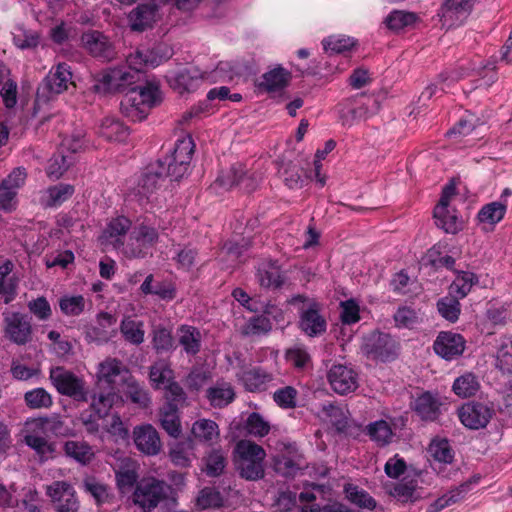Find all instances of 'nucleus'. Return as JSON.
I'll return each instance as SVG.
<instances>
[{"label": "nucleus", "mask_w": 512, "mask_h": 512, "mask_svg": "<svg viewBox=\"0 0 512 512\" xmlns=\"http://www.w3.org/2000/svg\"><path fill=\"white\" fill-rule=\"evenodd\" d=\"M456 296H445L437 301L439 314L447 321L454 323L458 320L461 312V304Z\"/></svg>", "instance_id": "obj_56"}, {"label": "nucleus", "mask_w": 512, "mask_h": 512, "mask_svg": "<svg viewBox=\"0 0 512 512\" xmlns=\"http://www.w3.org/2000/svg\"><path fill=\"white\" fill-rule=\"evenodd\" d=\"M82 47L94 58L110 61L116 51L110 39L98 30H89L81 35Z\"/></svg>", "instance_id": "obj_13"}, {"label": "nucleus", "mask_w": 512, "mask_h": 512, "mask_svg": "<svg viewBox=\"0 0 512 512\" xmlns=\"http://www.w3.org/2000/svg\"><path fill=\"white\" fill-rule=\"evenodd\" d=\"M203 462V471L208 477H219L227 466V457L222 449H212L204 456Z\"/></svg>", "instance_id": "obj_41"}, {"label": "nucleus", "mask_w": 512, "mask_h": 512, "mask_svg": "<svg viewBox=\"0 0 512 512\" xmlns=\"http://www.w3.org/2000/svg\"><path fill=\"white\" fill-rule=\"evenodd\" d=\"M356 43L354 38L345 35L329 36L322 41L323 49L329 55L350 52Z\"/></svg>", "instance_id": "obj_47"}, {"label": "nucleus", "mask_w": 512, "mask_h": 512, "mask_svg": "<svg viewBox=\"0 0 512 512\" xmlns=\"http://www.w3.org/2000/svg\"><path fill=\"white\" fill-rule=\"evenodd\" d=\"M83 485L85 491L94 498L98 506L112 502L113 494L106 484L96 481L95 478H87Z\"/></svg>", "instance_id": "obj_53"}, {"label": "nucleus", "mask_w": 512, "mask_h": 512, "mask_svg": "<svg viewBox=\"0 0 512 512\" xmlns=\"http://www.w3.org/2000/svg\"><path fill=\"white\" fill-rule=\"evenodd\" d=\"M397 328L413 329L420 322L419 313L410 306H400L393 316Z\"/></svg>", "instance_id": "obj_60"}, {"label": "nucleus", "mask_w": 512, "mask_h": 512, "mask_svg": "<svg viewBox=\"0 0 512 512\" xmlns=\"http://www.w3.org/2000/svg\"><path fill=\"white\" fill-rule=\"evenodd\" d=\"M476 283H478V277L475 273L465 271L458 272V275L450 286V293H454L456 297L463 299L470 293Z\"/></svg>", "instance_id": "obj_52"}, {"label": "nucleus", "mask_w": 512, "mask_h": 512, "mask_svg": "<svg viewBox=\"0 0 512 512\" xmlns=\"http://www.w3.org/2000/svg\"><path fill=\"white\" fill-rule=\"evenodd\" d=\"M345 492L348 500L358 507L369 510L376 508V500L365 490L359 489L357 486L349 485L345 488Z\"/></svg>", "instance_id": "obj_63"}, {"label": "nucleus", "mask_w": 512, "mask_h": 512, "mask_svg": "<svg viewBox=\"0 0 512 512\" xmlns=\"http://www.w3.org/2000/svg\"><path fill=\"white\" fill-rule=\"evenodd\" d=\"M152 346L157 354L172 352L176 347L171 330L164 326L156 327L153 330Z\"/></svg>", "instance_id": "obj_50"}, {"label": "nucleus", "mask_w": 512, "mask_h": 512, "mask_svg": "<svg viewBox=\"0 0 512 512\" xmlns=\"http://www.w3.org/2000/svg\"><path fill=\"white\" fill-rule=\"evenodd\" d=\"M366 434L379 446H385L391 442L393 431L385 420H378L366 426Z\"/></svg>", "instance_id": "obj_51"}, {"label": "nucleus", "mask_w": 512, "mask_h": 512, "mask_svg": "<svg viewBox=\"0 0 512 512\" xmlns=\"http://www.w3.org/2000/svg\"><path fill=\"white\" fill-rule=\"evenodd\" d=\"M216 181L225 189L240 187L247 193L254 191L256 188L254 178L247 175L245 167L241 163L233 164L226 173L219 175Z\"/></svg>", "instance_id": "obj_21"}, {"label": "nucleus", "mask_w": 512, "mask_h": 512, "mask_svg": "<svg viewBox=\"0 0 512 512\" xmlns=\"http://www.w3.org/2000/svg\"><path fill=\"white\" fill-rule=\"evenodd\" d=\"M496 367L503 373H512V338L502 340L497 350Z\"/></svg>", "instance_id": "obj_64"}, {"label": "nucleus", "mask_w": 512, "mask_h": 512, "mask_svg": "<svg viewBox=\"0 0 512 512\" xmlns=\"http://www.w3.org/2000/svg\"><path fill=\"white\" fill-rule=\"evenodd\" d=\"M170 486L164 481L156 478H144L139 481L133 494L132 500L143 511H151L168 496Z\"/></svg>", "instance_id": "obj_7"}, {"label": "nucleus", "mask_w": 512, "mask_h": 512, "mask_svg": "<svg viewBox=\"0 0 512 512\" xmlns=\"http://www.w3.org/2000/svg\"><path fill=\"white\" fill-rule=\"evenodd\" d=\"M206 397L214 408H224L235 399V391L230 383H218L206 391Z\"/></svg>", "instance_id": "obj_38"}, {"label": "nucleus", "mask_w": 512, "mask_h": 512, "mask_svg": "<svg viewBox=\"0 0 512 512\" xmlns=\"http://www.w3.org/2000/svg\"><path fill=\"white\" fill-rule=\"evenodd\" d=\"M5 337L17 345H25L32 338V325L28 315L12 312L5 316Z\"/></svg>", "instance_id": "obj_14"}, {"label": "nucleus", "mask_w": 512, "mask_h": 512, "mask_svg": "<svg viewBox=\"0 0 512 512\" xmlns=\"http://www.w3.org/2000/svg\"><path fill=\"white\" fill-rule=\"evenodd\" d=\"M476 0H446L441 8L444 24L458 27L464 24L472 12Z\"/></svg>", "instance_id": "obj_20"}, {"label": "nucleus", "mask_w": 512, "mask_h": 512, "mask_svg": "<svg viewBox=\"0 0 512 512\" xmlns=\"http://www.w3.org/2000/svg\"><path fill=\"white\" fill-rule=\"evenodd\" d=\"M156 13L155 4H139L128 15L131 30L143 32L151 27L156 20Z\"/></svg>", "instance_id": "obj_30"}, {"label": "nucleus", "mask_w": 512, "mask_h": 512, "mask_svg": "<svg viewBox=\"0 0 512 512\" xmlns=\"http://www.w3.org/2000/svg\"><path fill=\"white\" fill-rule=\"evenodd\" d=\"M158 241V230L143 222L132 229L120 253L127 259H144L152 254Z\"/></svg>", "instance_id": "obj_4"}, {"label": "nucleus", "mask_w": 512, "mask_h": 512, "mask_svg": "<svg viewBox=\"0 0 512 512\" xmlns=\"http://www.w3.org/2000/svg\"><path fill=\"white\" fill-rule=\"evenodd\" d=\"M135 83V74L121 68H114L98 74L93 89L96 93L124 92Z\"/></svg>", "instance_id": "obj_10"}, {"label": "nucleus", "mask_w": 512, "mask_h": 512, "mask_svg": "<svg viewBox=\"0 0 512 512\" xmlns=\"http://www.w3.org/2000/svg\"><path fill=\"white\" fill-rule=\"evenodd\" d=\"M58 302L62 314L68 317L79 316L85 310L86 300L83 295H64Z\"/></svg>", "instance_id": "obj_55"}, {"label": "nucleus", "mask_w": 512, "mask_h": 512, "mask_svg": "<svg viewBox=\"0 0 512 512\" xmlns=\"http://www.w3.org/2000/svg\"><path fill=\"white\" fill-rule=\"evenodd\" d=\"M75 192V188L71 184L58 183L56 185L49 186L46 191L45 205L47 207H58L72 197Z\"/></svg>", "instance_id": "obj_45"}, {"label": "nucleus", "mask_w": 512, "mask_h": 512, "mask_svg": "<svg viewBox=\"0 0 512 512\" xmlns=\"http://www.w3.org/2000/svg\"><path fill=\"white\" fill-rule=\"evenodd\" d=\"M134 443L146 455H157L162 443L157 430L151 424L136 426L133 431Z\"/></svg>", "instance_id": "obj_24"}, {"label": "nucleus", "mask_w": 512, "mask_h": 512, "mask_svg": "<svg viewBox=\"0 0 512 512\" xmlns=\"http://www.w3.org/2000/svg\"><path fill=\"white\" fill-rule=\"evenodd\" d=\"M479 388L480 383L477 377L471 372L464 373L457 377L452 386L453 392L461 398L474 396Z\"/></svg>", "instance_id": "obj_48"}, {"label": "nucleus", "mask_w": 512, "mask_h": 512, "mask_svg": "<svg viewBox=\"0 0 512 512\" xmlns=\"http://www.w3.org/2000/svg\"><path fill=\"white\" fill-rule=\"evenodd\" d=\"M122 362L116 358H108L99 365L98 378L99 382L104 381L108 386L115 382V378L122 371Z\"/></svg>", "instance_id": "obj_59"}, {"label": "nucleus", "mask_w": 512, "mask_h": 512, "mask_svg": "<svg viewBox=\"0 0 512 512\" xmlns=\"http://www.w3.org/2000/svg\"><path fill=\"white\" fill-rule=\"evenodd\" d=\"M274 374L263 367L255 366L244 370L238 375V380L248 392H264L274 381Z\"/></svg>", "instance_id": "obj_22"}, {"label": "nucleus", "mask_w": 512, "mask_h": 512, "mask_svg": "<svg viewBox=\"0 0 512 512\" xmlns=\"http://www.w3.org/2000/svg\"><path fill=\"white\" fill-rule=\"evenodd\" d=\"M128 67H123L131 74H135V82L139 80L140 73L145 67H156L160 64V59L157 57L154 50L150 49H137L127 57Z\"/></svg>", "instance_id": "obj_29"}, {"label": "nucleus", "mask_w": 512, "mask_h": 512, "mask_svg": "<svg viewBox=\"0 0 512 512\" xmlns=\"http://www.w3.org/2000/svg\"><path fill=\"white\" fill-rule=\"evenodd\" d=\"M13 264L10 260H6L0 265V296L3 302L9 304L17 295V281L13 277H8L12 272Z\"/></svg>", "instance_id": "obj_39"}, {"label": "nucleus", "mask_w": 512, "mask_h": 512, "mask_svg": "<svg viewBox=\"0 0 512 512\" xmlns=\"http://www.w3.org/2000/svg\"><path fill=\"white\" fill-rule=\"evenodd\" d=\"M164 167L158 162L150 164L142 173L138 182V194L149 201L150 195L160 189L166 178Z\"/></svg>", "instance_id": "obj_23"}, {"label": "nucleus", "mask_w": 512, "mask_h": 512, "mask_svg": "<svg viewBox=\"0 0 512 512\" xmlns=\"http://www.w3.org/2000/svg\"><path fill=\"white\" fill-rule=\"evenodd\" d=\"M299 323L301 330L310 337L323 334L327 328L326 320L320 314L317 303H312L307 309L302 311Z\"/></svg>", "instance_id": "obj_27"}, {"label": "nucleus", "mask_w": 512, "mask_h": 512, "mask_svg": "<svg viewBox=\"0 0 512 512\" xmlns=\"http://www.w3.org/2000/svg\"><path fill=\"white\" fill-rule=\"evenodd\" d=\"M24 401L30 409H47L53 404L51 394L41 387L27 391L24 394Z\"/></svg>", "instance_id": "obj_57"}, {"label": "nucleus", "mask_w": 512, "mask_h": 512, "mask_svg": "<svg viewBox=\"0 0 512 512\" xmlns=\"http://www.w3.org/2000/svg\"><path fill=\"white\" fill-rule=\"evenodd\" d=\"M50 380L59 394L77 402L88 401L85 381L73 372L63 367L52 368L50 370Z\"/></svg>", "instance_id": "obj_8"}, {"label": "nucleus", "mask_w": 512, "mask_h": 512, "mask_svg": "<svg viewBox=\"0 0 512 512\" xmlns=\"http://www.w3.org/2000/svg\"><path fill=\"white\" fill-rule=\"evenodd\" d=\"M169 86L177 93H191L202 83V75L195 67H180L166 75Z\"/></svg>", "instance_id": "obj_15"}, {"label": "nucleus", "mask_w": 512, "mask_h": 512, "mask_svg": "<svg viewBox=\"0 0 512 512\" xmlns=\"http://www.w3.org/2000/svg\"><path fill=\"white\" fill-rule=\"evenodd\" d=\"M71 165V160L63 151L55 153L48 161L46 175L51 181L60 179Z\"/></svg>", "instance_id": "obj_54"}, {"label": "nucleus", "mask_w": 512, "mask_h": 512, "mask_svg": "<svg viewBox=\"0 0 512 512\" xmlns=\"http://www.w3.org/2000/svg\"><path fill=\"white\" fill-rule=\"evenodd\" d=\"M25 444L33 449L39 457L41 462H45L54 458L56 452V444L48 441L38 430L35 428L25 435Z\"/></svg>", "instance_id": "obj_32"}, {"label": "nucleus", "mask_w": 512, "mask_h": 512, "mask_svg": "<svg viewBox=\"0 0 512 512\" xmlns=\"http://www.w3.org/2000/svg\"><path fill=\"white\" fill-rule=\"evenodd\" d=\"M174 378V371L163 360L157 361L149 368V380L154 389H164Z\"/></svg>", "instance_id": "obj_40"}, {"label": "nucleus", "mask_w": 512, "mask_h": 512, "mask_svg": "<svg viewBox=\"0 0 512 512\" xmlns=\"http://www.w3.org/2000/svg\"><path fill=\"white\" fill-rule=\"evenodd\" d=\"M272 330V322L265 315L250 317L241 327L240 333L244 337L266 335Z\"/></svg>", "instance_id": "obj_46"}, {"label": "nucleus", "mask_w": 512, "mask_h": 512, "mask_svg": "<svg viewBox=\"0 0 512 512\" xmlns=\"http://www.w3.org/2000/svg\"><path fill=\"white\" fill-rule=\"evenodd\" d=\"M292 78L291 72L278 65L265 72L257 81L256 87L259 91L268 93L278 92L285 89Z\"/></svg>", "instance_id": "obj_25"}, {"label": "nucleus", "mask_w": 512, "mask_h": 512, "mask_svg": "<svg viewBox=\"0 0 512 512\" xmlns=\"http://www.w3.org/2000/svg\"><path fill=\"white\" fill-rule=\"evenodd\" d=\"M195 458V442L192 437L175 440L169 444V459L174 466L189 468Z\"/></svg>", "instance_id": "obj_26"}, {"label": "nucleus", "mask_w": 512, "mask_h": 512, "mask_svg": "<svg viewBox=\"0 0 512 512\" xmlns=\"http://www.w3.org/2000/svg\"><path fill=\"white\" fill-rule=\"evenodd\" d=\"M466 346L465 338L452 331H441L433 344L435 353L441 358L452 361L459 358Z\"/></svg>", "instance_id": "obj_16"}, {"label": "nucleus", "mask_w": 512, "mask_h": 512, "mask_svg": "<svg viewBox=\"0 0 512 512\" xmlns=\"http://www.w3.org/2000/svg\"><path fill=\"white\" fill-rule=\"evenodd\" d=\"M120 332L124 339L133 344L140 345L144 342V323L131 317H124L120 324Z\"/></svg>", "instance_id": "obj_44"}, {"label": "nucleus", "mask_w": 512, "mask_h": 512, "mask_svg": "<svg viewBox=\"0 0 512 512\" xmlns=\"http://www.w3.org/2000/svg\"><path fill=\"white\" fill-rule=\"evenodd\" d=\"M160 422L162 428L168 435L177 439L181 433V422L178 415V409L166 408L160 412Z\"/></svg>", "instance_id": "obj_58"}, {"label": "nucleus", "mask_w": 512, "mask_h": 512, "mask_svg": "<svg viewBox=\"0 0 512 512\" xmlns=\"http://www.w3.org/2000/svg\"><path fill=\"white\" fill-rule=\"evenodd\" d=\"M98 133L107 141L123 142L129 135V128L116 117H105L102 119Z\"/></svg>", "instance_id": "obj_34"}, {"label": "nucleus", "mask_w": 512, "mask_h": 512, "mask_svg": "<svg viewBox=\"0 0 512 512\" xmlns=\"http://www.w3.org/2000/svg\"><path fill=\"white\" fill-rule=\"evenodd\" d=\"M286 361L293 366L296 370H305L308 368L312 359L306 348L295 346L286 350Z\"/></svg>", "instance_id": "obj_62"}, {"label": "nucleus", "mask_w": 512, "mask_h": 512, "mask_svg": "<svg viewBox=\"0 0 512 512\" xmlns=\"http://www.w3.org/2000/svg\"><path fill=\"white\" fill-rule=\"evenodd\" d=\"M46 495L50 497L56 512H77L80 503L76 490L67 481H54L46 486Z\"/></svg>", "instance_id": "obj_11"}, {"label": "nucleus", "mask_w": 512, "mask_h": 512, "mask_svg": "<svg viewBox=\"0 0 512 512\" xmlns=\"http://www.w3.org/2000/svg\"><path fill=\"white\" fill-rule=\"evenodd\" d=\"M507 212V203L505 201H493L481 207L477 213V220L484 225H490L492 228L503 220Z\"/></svg>", "instance_id": "obj_37"}, {"label": "nucleus", "mask_w": 512, "mask_h": 512, "mask_svg": "<svg viewBox=\"0 0 512 512\" xmlns=\"http://www.w3.org/2000/svg\"><path fill=\"white\" fill-rule=\"evenodd\" d=\"M298 391L295 387L287 385L273 393V401L281 409H294L297 407Z\"/></svg>", "instance_id": "obj_61"}, {"label": "nucleus", "mask_w": 512, "mask_h": 512, "mask_svg": "<svg viewBox=\"0 0 512 512\" xmlns=\"http://www.w3.org/2000/svg\"><path fill=\"white\" fill-rule=\"evenodd\" d=\"M399 345L388 333L373 331L366 338L363 345L365 354L382 362L394 360L398 355Z\"/></svg>", "instance_id": "obj_9"}, {"label": "nucleus", "mask_w": 512, "mask_h": 512, "mask_svg": "<svg viewBox=\"0 0 512 512\" xmlns=\"http://www.w3.org/2000/svg\"><path fill=\"white\" fill-rule=\"evenodd\" d=\"M472 74L479 77V80L482 82L480 85L489 87L498 79L496 62L494 60H488L485 63L479 61V63L469 62L468 65L461 64L456 68L443 71L440 78L449 86Z\"/></svg>", "instance_id": "obj_6"}, {"label": "nucleus", "mask_w": 512, "mask_h": 512, "mask_svg": "<svg viewBox=\"0 0 512 512\" xmlns=\"http://www.w3.org/2000/svg\"><path fill=\"white\" fill-rule=\"evenodd\" d=\"M154 282L153 274L146 276L140 285V291L145 295H156L162 300L170 301L176 297V288L173 283L167 281Z\"/></svg>", "instance_id": "obj_36"}, {"label": "nucleus", "mask_w": 512, "mask_h": 512, "mask_svg": "<svg viewBox=\"0 0 512 512\" xmlns=\"http://www.w3.org/2000/svg\"><path fill=\"white\" fill-rule=\"evenodd\" d=\"M255 278L265 289H279L285 282V275L278 260L263 259L256 266Z\"/></svg>", "instance_id": "obj_18"}, {"label": "nucleus", "mask_w": 512, "mask_h": 512, "mask_svg": "<svg viewBox=\"0 0 512 512\" xmlns=\"http://www.w3.org/2000/svg\"><path fill=\"white\" fill-rule=\"evenodd\" d=\"M331 388L339 395H347L358 387V375L353 368L344 364H334L327 374Z\"/></svg>", "instance_id": "obj_17"}, {"label": "nucleus", "mask_w": 512, "mask_h": 512, "mask_svg": "<svg viewBox=\"0 0 512 512\" xmlns=\"http://www.w3.org/2000/svg\"><path fill=\"white\" fill-rule=\"evenodd\" d=\"M177 332L178 342L187 355L195 356L201 351L202 335L198 328L183 324L178 327Z\"/></svg>", "instance_id": "obj_33"}, {"label": "nucleus", "mask_w": 512, "mask_h": 512, "mask_svg": "<svg viewBox=\"0 0 512 512\" xmlns=\"http://www.w3.org/2000/svg\"><path fill=\"white\" fill-rule=\"evenodd\" d=\"M192 438L200 443L211 446L219 439L220 431L218 424L210 419H199L191 428Z\"/></svg>", "instance_id": "obj_35"}, {"label": "nucleus", "mask_w": 512, "mask_h": 512, "mask_svg": "<svg viewBox=\"0 0 512 512\" xmlns=\"http://www.w3.org/2000/svg\"><path fill=\"white\" fill-rule=\"evenodd\" d=\"M119 400V395L115 392L113 387L109 390L98 393L93 396L91 409L95 415L101 419L106 417L114 404Z\"/></svg>", "instance_id": "obj_43"}, {"label": "nucleus", "mask_w": 512, "mask_h": 512, "mask_svg": "<svg viewBox=\"0 0 512 512\" xmlns=\"http://www.w3.org/2000/svg\"><path fill=\"white\" fill-rule=\"evenodd\" d=\"M194 150L192 137L183 136L176 140L172 153L157 162L172 181H179L188 173Z\"/></svg>", "instance_id": "obj_3"}, {"label": "nucleus", "mask_w": 512, "mask_h": 512, "mask_svg": "<svg viewBox=\"0 0 512 512\" xmlns=\"http://www.w3.org/2000/svg\"><path fill=\"white\" fill-rule=\"evenodd\" d=\"M346 106L351 119H366L378 109V101L373 96L361 94L354 99L347 100Z\"/></svg>", "instance_id": "obj_31"}, {"label": "nucleus", "mask_w": 512, "mask_h": 512, "mask_svg": "<svg viewBox=\"0 0 512 512\" xmlns=\"http://www.w3.org/2000/svg\"><path fill=\"white\" fill-rule=\"evenodd\" d=\"M72 77L71 67L67 63L63 62L53 66L37 89L36 102H47L68 91L70 87L75 88Z\"/></svg>", "instance_id": "obj_5"}, {"label": "nucleus", "mask_w": 512, "mask_h": 512, "mask_svg": "<svg viewBox=\"0 0 512 512\" xmlns=\"http://www.w3.org/2000/svg\"><path fill=\"white\" fill-rule=\"evenodd\" d=\"M442 402L438 394L430 391H422L418 394L411 408L415 414L423 421L434 422L441 415Z\"/></svg>", "instance_id": "obj_19"}, {"label": "nucleus", "mask_w": 512, "mask_h": 512, "mask_svg": "<svg viewBox=\"0 0 512 512\" xmlns=\"http://www.w3.org/2000/svg\"><path fill=\"white\" fill-rule=\"evenodd\" d=\"M495 411L492 405L479 401L463 404L458 410L461 423L472 430L485 428L492 419Z\"/></svg>", "instance_id": "obj_12"}, {"label": "nucleus", "mask_w": 512, "mask_h": 512, "mask_svg": "<svg viewBox=\"0 0 512 512\" xmlns=\"http://www.w3.org/2000/svg\"><path fill=\"white\" fill-rule=\"evenodd\" d=\"M418 16L413 12L394 10L385 18V25L389 30L399 32L407 27L413 26Z\"/></svg>", "instance_id": "obj_49"}, {"label": "nucleus", "mask_w": 512, "mask_h": 512, "mask_svg": "<svg viewBox=\"0 0 512 512\" xmlns=\"http://www.w3.org/2000/svg\"><path fill=\"white\" fill-rule=\"evenodd\" d=\"M132 222L126 216H117L112 218L103 231V236L109 240L114 249L121 251L125 244V237L131 229Z\"/></svg>", "instance_id": "obj_28"}, {"label": "nucleus", "mask_w": 512, "mask_h": 512, "mask_svg": "<svg viewBox=\"0 0 512 512\" xmlns=\"http://www.w3.org/2000/svg\"><path fill=\"white\" fill-rule=\"evenodd\" d=\"M66 456L82 465L89 464L94 458L92 447L85 441L69 440L64 444Z\"/></svg>", "instance_id": "obj_42"}, {"label": "nucleus", "mask_w": 512, "mask_h": 512, "mask_svg": "<svg viewBox=\"0 0 512 512\" xmlns=\"http://www.w3.org/2000/svg\"><path fill=\"white\" fill-rule=\"evenodd\" d=\"M121 100L123 114L134 122H140L148 116L150 110L161 102L159 88L147 82L144 86H129Z\"/></svg>", "instance_id": "obj_1"}, {"label": "nucleus", "mask_w": 512, "mask_h": 512, "mask_svg": "<svg viewBox=\"0 0 512 512\" xmlns=\"http://www.w3.org/2000/svg\"><path fill=\"white\" fill-rule=\"evenodd\" d=\"M235 463L242 478L249 481L262 479L265 475L266 452L257 443L242 439L234 447Z\"/></svg>", "instance_id": "obj_2"}]
</instances>
